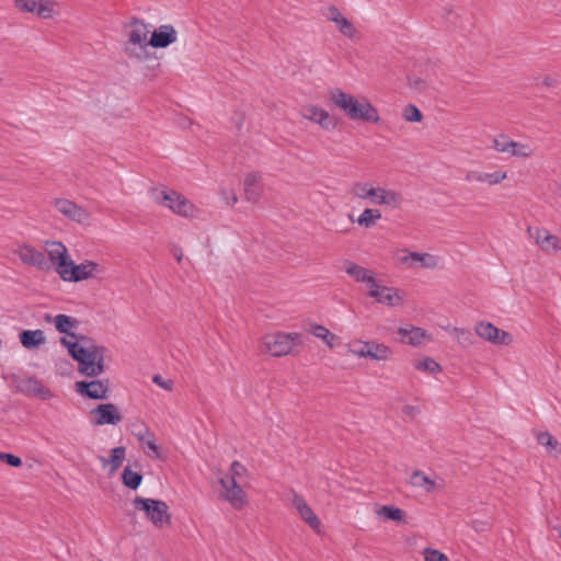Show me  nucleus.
Wrapping results in <instances>:
<instances>
[{
    "mask_svg": "<svg viewBox=\"0 0 561 561\" xmlns=\"http://www.w3.org/2000/svg\"><path fill=\"white\" fill-rule=\"evenodd\" d=\"M174 256L176 259V261L180 263L183 259V252L181 249H176L174 250Z\"/></svg>",
    "mask_w": 561,
    "mask_h": 561,
    "instance_id": "nucleus-55",
    "label": "nucleus"
},
{
    "mask_svg": "<svg viewBox=\"0 0 561 561\" xmlns=\"http://www.w3.org/2000/svg\"><path fill=\"white\" fill-rule=\"evenodd\" d=\"M376 515L382 520H393L397 523L404 522L405 513L401 508L393 505H383L376 511Z\"/></svg>",
    "mask_w": 561,
    "mask_h": 561,
    "instance_id": "nucleus-33",
    "label": "nucleus"
},
{
    "mask_svg": "<svg viewBox=\"0 0 561 561\" xmlns=\"http://www.w3.org/2000/svg\"><path fill=\"white\" fill-rule=\"evenodd\" d=\"M20 343L26 350H36L46 343V336L43 330H23L19 334Z\"/></svg>",
    "mask_w": 561,
    "mask_h": 561,
    "instance_id": "nucleus-26",
    "label": "nucleus"
},
{
    "mask_svg": "<svg viewBox=\"0 0 561 561\" xmlns=\"http://www.w3.org/2000/svg\"><path fill=\"white\" fill-rule=\"evenodd\" d=\"M91 414L95 416L93 424L99 426L105 424L116 425L122 421V415L113 403L99 404L91 411Z\"/></svg>",
    "mask_w": 561,
    "mask_h": 561,
    "instance_id": "nucleus-19",
    "label": "nucleus"
},
{
    "mask_svg": "<svg viewBox=\"0 0 561 561\" xmlns=\"http://www.w3.org/2000/svg\"><path fill=\"white\" fill-rule=\"evenodd\" d=\"M0 460L11 467H20L22 459L13 454L0 451Z\"/></svg>",
    "mask_w": 561,
    "mask_h": 561,
    "instance_id": "nucleus-46",
    "label": "nucleus"
},
{
    "mask_svg": "<svg viewBox=\"0 0 561 561\" xmlns=\"http://www.w3.org/2000/svg\"><path fill=\"white\" fill-rule=\"evenodd\" d=\"M301 343L300 333L272 332L262 337L261 351L274 357H282L295 354V348Z\"/></svg>",
    "mask_w": 561,
    "mask_h": 561,
    "instance_id": "nucleus-4",
    "label": "nucleus"
},
{
    "mask_svg": "<svg viewBox=\"0 0 561 561\" xmlns=\"http://www.w3.org/2000/svg\"><path fill=\"white\" fill-rule=\"evenodd\" d=\"M527 234L534 239L536 244L546 253H554L561 250L560 240L547 229L539 227H527Z\"/></svg>",
    "mask_w": 561,
    "mask_h": 561,
    "instance_id": "nucleus-14",
    "label": "nucleus"
},
{
    "mask_svg": "<svg viewBox=\"0 0 561 561\" xmlns=\"http://www.w3.org/2000/svg\"><path fill=\"white\" fill-rule=\"evenodd\" d=\"M471 527L478 531L483 533L490 529V525L486 520L474 519L471 522Z\"/></svg>",
    "mask_w": 561,
    "mask_h": 561,
    "instance_id": "nucleus-49",
    "label": "nucleus"
},
{
    "mask_svg": "<svg viewBox=\"0 0 561 561\" xmlns=\"http://www.w3.org/2000/svg\"><path fill=\"white\" fill-rule=\"evenodd\" d=\"M322 15L332 23H335L341 16H343L340 9L334 4H330L322 9Z\"/></svg>",
    "mask_w": 561,
    "mask_h": 561,
    "instance_id": "nucleus-45",
    "label": "nucleus"
},
{
    "mask_svg": "<svg viewBox=\"0 0 561 561\" xmlns=\"http://www.w3.org/2000/svg\"><path fill=\"white\" fill-rule=\"evenodd\" d=\"M409 83H410L411 87H413L414 89H416L420 92L424 91L425 88H426L425 81H423L420 78L410 79Z\"/></svg>",
    "mask_w": 561,
    "mask_h": 561,
    "instance_id": "nucleus-50",
    "label": "nucleus"
},
{
    "mask_svg": "<svg viewBox=\"0 0 561 561\" xmlns=\"http://www.w3.org/2000/svg\"><path fill=\"white\" fill-rule=\"evenodd\" d=\"M293 506L298 512L301 519L308 524V526L316 531L317 534L321 533V522L319 517L314 514L313 510L308 505L305 499L295 493L291 500Z\"/></svg>",
    "mask_w": 561,
    "mask_h": 561,
    "instance_id": "nucleus-18",
    "label": "nucleus"
},
{
    "mask_svg": "<svg viewBox=\"0 0 561 561\" xmlns=\"http://www.w3.org/2000/svg\"><path fill=\"white\" fill-rule=\"evenodd\" d=\"M54 318H55V317H53L51 314L46 313V314L44 316V321H45V322H47V323H50V322H54Z\"/></svg>",
    "mask_w": 561,
    "mask_h": 561,
    "instance_id": "nucleus-56",
    "label": "nucleus"
},
{
    "mask_svg": "<svg viewBox=\"0 0 561 561\" xmlns=\"http://www.w3.org/2000/svg\"><path fill=\"white\" fill-rule=\"evenodd\" d=\"M367 350H369V341L358 340L348 344L350 353L360 358H368Z\"/></svg>",
    "mask_w": 561,
    "mask_h": 561,
    "instance_id": "nucleus-42",
    "label": "nucleus"
},
{
    "mask_svg": "<svg viewBox=\"0 0 561 561\" xmlns=\"http://www.w3.org/2000/svg\"><path fill=\"white\" fill-rule=\"evenodd\" d=\"M300 113L305 119L320 125L325 130L334 129L336 126L335 118L329 112L313 104L302 106Z\"/></svg>",
    "mask_w": 561,
    "mask_h": 561,
    "instance_id": "nucleus-15",
    "label": "nucleus"
},
{
    "mask_svg": "<svg viewBox=\"0 0 561 561\" xmlns=\"http://www.w3.org/2000/svg\"><path fill=\"white\" fill-rule=\"evenodd\" d=\"M136 438L146 446L156 457L161 456L160 447L156 444L154 434L149 430L148 426L142 425L141 428L134 433Z\"/></svg>",
    "mask_w": 561,
    "mask_h": 561,
    "instance_id": "nucleus-28",
    "label": "nucleus"
},
{
    "mask_svg": "<svg viewBox=\"0 0 561 561\" xmlns=\"http://www.w3.org/2000/svg\"><path fill=\"white\" fill-rule=\"evenodd\" d=\"M337 31L346 38L351 41H357L360 37V33L354 23L346 16H341L335 23Z\"/></svg>",
    "mask_w": 561,
    "mask_h": 561,
    "instance_id": "nucleus-32",
    "label": "nucleus"
},
{
    "mask_svg": "<svg viewBox=\"0 0 561 561\" xmlns=\"http://www.w3.org/2000/svg\"><path fill=\"white\" fill-rule=\"evenodd\" d=\"M101 273H103V267L94 261L85 260L80 264H76L71 260L67 268L60 272V278L65 282L78 283L94 278Z\"/></svg>",
    "mask_w": 561,
    "mask_h": 561,
    "instance_id": "nucleus-9",
    "label": "nucleus"
},
{
    "mask_svg": "<svg viewBox=\"0 0 561 561\" xmlns=\"http://www.w3.org/2000/svg\"><path fill=\"white\" fill-rule=\"evenodd\" d=\"M152 381L157 386H159V387H161V388H163L165 390H169V391L172 390V381L171 380H164L161 375H154L152 377Z\"/></svg>",
    "mask_w": 561,
    "mask_h": 561,
    "instance_id": "nucleus-48",
    "label": "nucleus"
},
{
    "mask_svg": "<svg viewBox=\"0 0 561 561\" xmlns=\"http://www.w3.org/2000/svg\"><path fill=\"white\" fill-rule=\"evenodd\" d=\"M14 7L20 12L47 20L58 14L59 4L55 0H14Z\"/></svg>",
    "mask_w": 561,
    "mask_h": 561,
    "instance_id": "nucleus-10",
    "label": "nucleus"
},
{
    "mask_svg": "<svg viewBox=\"0 0 561 561\" xmlns=\"http://www.w3.org/2000/svg\"><path fill=\"white\" fill-rule=\"evenodd\" d=\"M176 39L178 33L175 28L171 24H164L151 34L149 44L153 48H165L175 43Z\"/></svg>",
    "mask_w": 561,
    "mask_h": 561,
    "instance_id": "nucleus-22",
    "label": "nucleus"
},
{
    "mask_svg": "<svg viewBox=\"0 0 561 561\" xmlns=\"http://www.w3.org/2000/svg\"><path fill=\"white\" fill-rule=\"evenodd\" d=\"M462 347H469L474 343L473 334L463 328H446Z\"/></svg>",
    "mask_w": 561,
    "mask_h": 561,
    "instance_id": "nucleus-39",
    "label": "nucleus"
},
{
    "mask_svg": "<svg viewBox=\"0 0 561 561\" xmlns=\"http://www.w3.org/2000/svg\"><path fill=\"white\" fill-rule=\"evenodd\" d=\"M366 353L368 358L378 362L388 360L392 356V351L388 345L376 341H369V350Z\"/></svg>",
    "mask_w": 561,
    "mask_h": 561,
    "instance_id": "nucleus-30",
    "label": "nucleus"
},
{
    "mask_svg": "<svg viewBox=\"0 0 561 561\" xmlns=\"http://www.w3.org/2000/svg\"><path fill=\"white\" fill-rule=\"evenodd\" d=\"M381 218V213L376 208H366L357 218V224L365 228L373 227Z\"/></svg>",
    "mask_w": 561,
    "mask_h": 561,
    "instance_id": "nucleus-37",
    "label": "nucleus"
},
{
    "mask_svg": "<svg viewBox=\"0 0 561 561\" xmlns=\"http://www.w3.org/2000/svg\"><path fill=\"white\" fill-rule=\"evenodd\" d=\"M398 333L402 336V342L412 346H417L426 339V332L417 327L399 328Z\"/></svg>",
    "mask_w": 561,
    "mask_h": 561,
    "instance_id": "nucleus-27",
    "label": "nucleus"
},
{
    "mask_svg": "<svg viewBox=\"0 0 561 561\" xmlns=\"http://www.w3.org/2000/svg\"><path fill=\"white\" fill-rule=\"evenodd\" d=\"M54 206L62 216L77 224L83 225L90 220V214L85 208L67 198H56Z\"/></svg>",
    "mask_w": 561,
    "mask_h": 561,
    "instance_id": "nucleus-13",
    "label": "nucleus"
},
{
    "mask_svg": "<svg viewBox=\"0 0 561 561\" xmlns=\"http://www.w3.org/2000/svg\"><path fill=\"white\" fill-rule=\"evenodd\" d=\"M415 369L430 374H438L442 371L440 365L433 358L425 357L414 364Z\"/></svg>",
    "mask_w": 561,
    "mask_h": 561,
    "instance_id": "nucleus-41",
    "label": "nucleus"
},
{
    "mask_svg": "<svg viewBox=\"0 0 561 561\" xmlns=\"http://www.w3.org/2000/svg\"><path fill=\"white\" fill-rule=\"evenodd\" d=\"M353 196L368 201L373 205L400 208L403 203L401 193L394 190H388L382 186H374L370 182H355L352 185Z\"/></svg>",
    "mask_w": 561,
    "mask_h": 561,
    "instance_id": "nucleus-3",
    "label": "nucleus"
},
{
    "mask_svg": "<svg viewBox=\"0 0 561 561\" xmlns=\"http://www.w3.org/2000/svg\"><path fill=\"white\" fill-rule=\"evenodd\" d=\"M219 484L222 488V499L229 502L233 508L241 510L247 505V494L236 480L232 478H220Z\"/></svg>",
    "mask_w": 561,
    "mask_h": 561,
    "instance_id": "nucleus-11",
    "label": "nucleus"
},
{
    "mask_svg": "<svg viewBox=\"0 0 561 561\" xmlns=\"http://www.w3.org/2000/svg\"><path fill=\"white\" fill-rule=\"evenodd\" d=\"M368 295L377 302L389 307L399 306L402 302L400 290L381 285L377 290L368 291Z\"/></svg>",
    "mask_w": 561,
    "mask_h": 561,
    "instance_id": "nucleus-24",
    "label": "nucleus"
},
{
    "mask_svg": "<svg viewBox=\"0 0 561 561\" xmlns=\"http://www.w3.org/2000/svg\"><path fill=\"white\" fill-rule=\"evenodd\" d=\"M262 176L260 173L251 172L247 174L243 183L244 197L251 203H256L262 194Z\"/></svg>",
    "mask_w": 561,
    "mask_h": 561,
    "instance_id": "nucleus-25",
    "label": "nucleus"
},
{
    "mask_svg": "<svg viewBox=\"0 0 561 561\" xmlns=\"http://www.w3.org/2000/svg\"><path fill=\"white\" fill-rule=\"evenodd\" d=\"M557 529H558L559 537L561 538V528H557Z\"/></svg>",
    "mask_w": 561,
    "mask_h": 561,
    "instance_id": "nucleus-57",
    "label": "nucleus"
},
{
    "mask_svg": "<svg viewBox=\"0 0 561 561\" xmlns=\"http://www.w3.org/2000/svg\"><path fill=\"white\" fill-rule=\"evenodd\" d=\"M110 382L107 379L92 381H77L76 390L84 397L103 400L108 397Z\"/></svg>",
    "mask_w": 561,
    "mask_h": 561,
    "instance_id": "nucleus-16",
    "label": "nucleus"
},
{
    "mask_svg": "<svg viewBox=\"0 0 561 561\" xmlns=\"http://www.w3.org/2000/svg\"><path fill=\"white\" fill-rule=\"evenodd\" d=\"M133 505L135 510L144 512L146 518L157 528H162L171 524V514L164 501L136 496L133 500Z\"/></svg>",
    "mask_w": 561,
    "mask_h": 561,
    "instance_id": "nucleus-7",
    "label": "nucleus"
},
{
    "mask_svg": "<svg viewBox=\"0 0 561 561\" xmlns=\"http://www.w3.org/2000/svg\"><path fill=\"white\" fill-rule=\"evenodd\" d=\"M151 194L157 204L170 209L179 216L193 218L198 214V209L195 205L176 191L154 188Z\"/></svg>",
    "mask_w": 561,
    "mask_h": 561,
    "instance_id": "nucleus-6",
    "label": "nucleus"
},
{
    "mask_svg": "<svg viewBox=\"0 0 561 561\" xmlns=\"http://www.w3.org/2000/svg\"><path fill=\"white\" fill-rule=\"evenodd\" d=\"M558 83L557 79L552 78V77H546L543 80H542V84L546 85V87H556Z\"/></svg>",
    "mask_w": 561,
    "mask_h": 561,
    "instance_id": "nucleus-54",
    "label": "nucleus"
},
{
    "mask_svg": "<svg viewBox=\"0 0 561 561\" xmlns=\"http://www.w3.org/2000/svg\"><path fill=\"white\" fill-rule=\"evenodd\" d=\"M222 196L227 205H234L238 202V196L233 192L222 191Z\"/></svg>",
    "mask_w": 561,
    "mask_h": 561,
    "instance_id": "nucleus-51",
    "label": "nucleus"
},
{
    "mask_svg": "<svg viewBox=\"0 0 561 561\" xmlns=\"http://www.w3.org/2000/svg\"><path fill=\"white\" fill-rule=\"evenodd\" d=\"M402 413L409 417H414L417 413V408L413 405H404L402 408Z\"/></svg>",
    "mask_w": 561,
    "mask_h": 561,
    "instance_id": "nucleus-53",
    "label": "nucleus"
},
{
    "mask_svg": "<svg viewBox=\"0 0 561 561\" xmlns=\"http://www.w3.org/2000/svg\"><path fill=\"white\" fill-rule=\"evenodd\" d=\"M19 388L23 393L42 400H48L54 397L53 392L36 378H26L21 380Z\"/></svg>",
    "mask_w": 561,
    "mask_h": 561,
    "instance_id": "nucleus-23",
    "label": "nucleus"
},
{
    "mask_svg": "<svg viewBox=\"0 0 561 561\" xmlns=\"http://www.w3.org/2000/svg\"><path fill=\"white\" fill-rule=\"evenodd\" d=\"M537 442L539 445L546 447L550 455L561 453L560 443L549 432L538 433Z\"/></svg>",
    "mask_w": 561,
    "mask_h": 561,
    "instance_id": "nucleus-36",
    "label": "nucleus"
},
{
    "mask_svg": "<svg viewBox=\"0 0 561 561\" xmlns=\"http://www.w3.org/2000/svg\"><path fill=\"white\" fill-rule=\"evenodd\" d=\"M126 457V449L123 446L116 447L112 449V455L110 458L100 457V461L103 467L111 466L110 473L116 472V470L122 466Z\"/></svg>",
    "mask_w": 561,
    "mask_h": 561,
    "instance_id": "nucleus-31",
    "label": "nucleus"
},
{
    "mask_svg": "<svg viewBox=\"0 0 561 561\" xmlns=\"http://www.w3.org/2000/svg\"><path fill=\"white\" fill-rule=\"evenodd\" d=\"M310 332L316 337L321 339L329 347H333L335 336L325 327L321 324H312Z\"/></svg>",
    "mask_w": 561,
    "mask_h": 561,
    "instance_id": "nucleus-40",
    "label": "nucleus"
},
{
    "mask_svg": "<svg viewBox=\"0 0 561 561\" xmlns=\"http://www.w3.org/2000/svg\"><path fill=\"white\" fill-rule=\"evenodd\" d=\"M422 554L425 561H449L443 552L433 548H425Z\"/></svg>",
    "mask_w": 561,
    "mask_h": 561,
    "instance_id": "nucleus-44",
    "label": "nucleus"
},
{
    "mask_svg": "<svg viewBox=\"0 0 561 561\" xmlns=\"http://www.w3.org/2000/svg\"><path fill=\"white\" fill-rule=\"evenodd\" d=\"M492 148L500 153L518 159L531 158L536 152V148L531 144L515 141L504 134L493 139Z\"/></svg>",
    "mask_w": 561,
    "mask_h": 561,
    "instance_id": "nucleus-8",
    "label": "nucleus"
},
{
    "mask_svg": "<svg viewBox=\"0 0 561 561\" xmlns=\"http://www.w3.org/2000/svg\"><path fill=\"white\" fill-rule=\"evenodd\" d=\"M474 331L479 337L495 345H510L513 342V337L508 332L500 330L491 322H478Z\"/></svg>",
    "mask_w": 561,
    "mask_h": 561,
    "instance_id": "nucleus-12",
    "label": "nucleus"
},
{
    "mask_svg": "<svg viewBox=\"0 0 561 561\" xmlns=\"http://www.w3.org/2000/svg\"><path fill=\"white\" fill-rule=\"evenodd\" d=\"M369 279L370 280L365 282V284L367 285V287L369 289L368 291L377 290L381 286L380 284H378L377 279H376V274L374 271L371 272V277Z\"/></svg>",
    "mask_w": 561,
    "mask_h": 561,
    "instance_id": "nucleus-52",
    "label": "nucleus"
},
{
    "mask_svg": "<svg viewBox=\"0 0 561 561\" xmlns=\"http://www.w3.org/2000/svg\"><path fill=\"white\" fill-rule=\"evenodd\" d=\"M344 271L345 273L351 276L355 282L357 283H365L370 280L371 277V270H368L366 267H363L358 264H355L351 261L344 262Z\"/></svg>",
    "mask_w": 561,
    "mask_h": 561,
    "instance_id": "nucleus-29",
    "label": "nucleus"
},
{
    "mask_svg": "<svg viewBox=\"0 0 561 561\" xmlns=\"http://www.w3.org/2000/svg\"><path fill=\"white\" fill-rule=\"evenodd\" d=\"M122 482L125 486L136 490L142 482V476L131 470L130 467H125L122 472Z\"/></svg>",
    "mask_w": 561,
    "mask_h": 561,
    "instance_id": "nucleus-38",
    "label": "nucleus"
},
{
    "mask_svg": "<svg viewBox=\"0 0 561 561\" xmlns=\"http://www.w3.org/2000/svg\"><path fill=\"white\" fill-rule=\"evenodd\" d=\"M410 260L420 262L423 267L427 268H434L438 264L437 256L428 253L410 252L408 255L401 259L402 263H408Z\"/></svg>",
    "mask_w": 561,
    "mask_h": 561,
    "instance_id": "nucleus-34",
    "label": "nucleus"
},
{
    "mask_svg": "<svg viewBox=\"0 0 561 561\" xmlns=\"http://www.w3.org/2000/svg\"><path fill=\"white\" fill-rule=\"evenodd\" d=\"M78 320L67 314H57L54 324L59 333L67 334L76 341L61 337L60 343L67 347L69 355L78 362L79 373L87 377H96L104 373V356L106 347L90 343L89 337L78 335L72 330L77 329Z\"/></svg>",
    "mask_w": 561,
    "mask_h": 561,
    "instance_id": "nucleus-1",
    "label": "nucleus"
},
{
    "mask_svg": "<svg viewBox=\"0 0 561 561\" xmlns=\"http://www.w3.org/2000/svg\"><path fill=\"white\" fill-rule=\"evenodd\" d=\"M14 253L26 265L34 266L39 270H47L49 267L45 254L42 251L36 250L31 244L24 243L19 245Z\"/></svg>",
    "mask_w": 561,
    "mask_h": 561,
    "instance_id": "nucleus-17",
    "label": "nucleus"
},
{
    "mask_svg": "<svg viewBox=\"0 0 561 561\" xmlns=\"http://www.w3.org/2000/svg\"><path fill=\"white\" fill-rule=\"evenodd\" d=\"M46 251L50 262L55 264L56 272L60 275L71 261L67 248L59 241H47Z\"/></svg>",
    "mask_w": 561,
    "mask_h": 561,
    "instance_id": "nucleus-20",
    "label": "nucleus"
},
{
    "mask_svg": "<svg viewBox=\"0 0 561 561\" xmlns=\"http://www.w3.org/2000/svg\"><path fill=\"white\" fill-rule=\"evenodd\" d=\"M507 179V172L496 170L494 172H484L481 170H468L465 173V181L468 183H486L489 185H497Z\"/></svg>",
    "mask_w": 561,
    "mask_h": 561,
    "instance_id": "nucleus-21",
    "label": "nucleus"
},
{
    "mask_svg": "<svg viewBox=\"0 0 561 561\" xmlns=\"http://www.w3.org/2000/svg\"><path fill=\"white\" fill-rule=\"evenodd\" d=\"M402 116L410 123H419L423 118L422 112L413 104H409L403 108Z\"/></svg>",
    "mask_w": 561,
    "mask_h": 561,
    "instance_id": "nucleus-43",
    "label": "nucleus"
},
{
    "mask_svg": "<svg viewBox=\"0 0 561 561\" xmlns=\"http://www.w3.org/2000/svg\"><path fill=\"white\" fill-rule=\"evenodd\" d=\"M410 483L413 486L423 489L426 492L433 491L435 489V486H436L435 481L433 479H431L428 476H426L421 470H415L412 473Z\"/></svg>",
    "mask_w": 561,
    "mask_h": 561,
    "instance_id": "nucleus-35",
    "label": "nucleus"
},
{
    "mask_svg": "<svg viewBox=\"0 0 561 561\" xmlns=\"http://www.w3.org/2000/svg\"><path fill=\"white\" fill-rule=\"evenodd\" d=\"M130 26L131 30L128 32L124 51L130 59L145 61L149 58L148 46H150V44L148 39V26L138 19H134Z\"/></svg>",
    "mask_w": 561,
    "mask_h": 561,
    "instance_id": "nucleus-5",
    "label": "nucleus"
},
{
    "mask_svg": "<svg viewBox=\"0 0 561 561\" xmlns=\"http://www.w3.org/2000/svg\"><path fill=\"white\" fill-rule=\"evenodd\" d=\"M328 99L351 121H363L374 124L380 121L378 110L365 96L356 98L339 88H334L329 91Z\"/></svg>",
    "mask_w": 561,
    "mask_h": 561,
    "instance_id": "nucleus-2",
    "label": "nucleus"
},
{
    "mask_svg": "<svg viewBox=\"0 0 561 561\" xmlns=\"http://www.w3.org/2000/svg\"><path fill=\"white\" fill-rule=\"evenodd\" d=\"M230 476L228 478H232L237 481V478H241L245 472L247 468L239 461H233L230 466Z\"/></svg>",
    "mask_w": 561,
    "mask_h": 561,
    "instance_id": "nucleus-47",
    "label": "nucleus"
}]
</instances>
